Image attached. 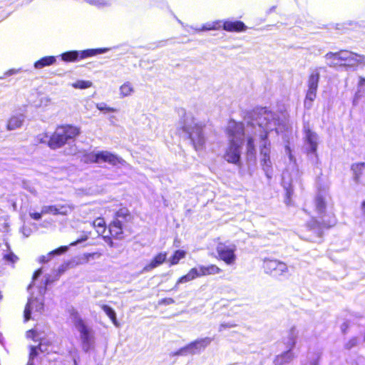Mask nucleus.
<instances>
[{
  "mask_svg": "<svg viewBox=\"0 0 365 365\" xmlns=\"http://www.w3.org/2000/svg\"><path fill=\"white\" fill-rule=\"evenodd\" d=\"M317 91L315 89H309L307 92L306 98L304 100V106L307 108H311L312 106V102L314 101L317 96Z\"/></svg>",
  "mask_w": 365,
  "mask_h": 365,
  "instance_id": "nucleus-30",
  "label": "nucleus"
},
{
  "mask_svg": "<svg viewBox=\"0 0 365 365\" xmlns=\"http://www.w3.org/2000/svg\"><path fill=\"white\" fill-rule=\"evenodd\" d=\"M49 365H76V361L73 359L72 361L68 362L55 361L50 363Z\"/></svg>",
  "mask_w": 365,
  "mask_h": 365,
  "instance_id": "nucleus-48",
  "label": "nucleus"
},
{
  "mask_svg": "<svg viewBox=\"0 0 365 365\" xmlns=\"http://www.w3.org/2000/svg\"><path fill=\"white\" fill-rule=\"evenodd\" d=\"M127 214H128V210H120V211H118V212H117V215H118V216H121V215H122V216H123H123H125V215H126Z\"/></svg>",
  "mask_w": 365,
  "mask_h": 365,
  "instance_id": "nucleus-55",
  "label": "nucleus"
},
{
  "mask_svg": "<svg viewBox=\"0 0 365 365\" xmlns=\"http://www.w3.org/2000/svg\"><path fill=\"white\" fill-rule=\"evenodd\" d=\"M68 250L67 246H63L59 247L58 249H56L55 250H53L48 253L46 255H43L39 257V262H48L51 257L56 255H61Z\"/></svg>",
  "mask_w": 365,
  "mask_h": 365,
  "instance_id": "nucleus-26",
  "label": "nucleus"
},
{
  "mask_svg": "<svg viewBox=\"0 0 365 365\" xmlns=\"http://www.w3.org/2000/svg\"><path fill=\"white\" fill-rule=\"evenodd\" d=\"M236 245L229 242H220L216 247L218 258L230 266L234 265L236 262Z\"/></svg>",
  "mask_w": 365,
  "mask_h": 365,
  "instance_id": "nucleus-6",
  "label": "nucleus"
},
{
  "mask_svg": "<svg viewBox=\"0 0 365 365\" xmlns=\"http://www.w3.org/2000/svg\"><path fill=\"white\" fill-rule=\"evenodd\" d=\"M236 327V324L234 322H222L219 325L218 331L220 332L223 331L226 329H231Z\"/></svg>",
  "mask_w": 365,
  "mask_h": 365,
  "instance_id": "nucleus-44",
  "label": "nucleus"
},
{
  "mask_svg": "<svg viewBox=\"0 0 365 365\" xmlns=\"http://www.w3.org/2000/svg\"><path fill=\"white\" fill-rule=\"evenodd\" d=\"M80 133V129L73 125H63L58 126L50 136L48 146L51 149H58L63 146L69 140L75 138Z\"/></svg>",
  "mask_w": 365,
  "mask_h": 365,
  "instance_id": "nucleus-4",
  "label": "nucleus"
},
{
  "mask_svg": "<svg viewBox=\"0 0 365 365\" xmlns=\"http://www.w3.org/2000/svg\"><path fill=\"white\" fill-rule=\"evenodd\" d=\"M84 161L88 163H99V151L87 154L84 157Z\"/></svg>",
  "mask_w": 365,
  "mask_h": 365,
  "instance_id": "nucleus-37",
  "label": "nucleus"
},
{
  "mask_svg": "<svg viewBox=\"0 0 365 365\" xmlns=\"http://www.w3.org/2000/svg\"><path fill=\"white\" fill-rule=\"evenodd\" d=\"M48 138L49 137L46 133H43L37 135L36 140L38 143L48 144Z\"/></svg>",
  "mask_w": 365,
  "mask_h": 365,
  "instance_id": "nucleus-46",
  "label": "nucleus"
},
{
  "mask_svg": "<svg viewBox=\"0 0 365 365\" xmlns=\"http://www.w3.org/2000/svg\"><path fill=\"white\" fill-rule=\"evenodd\" d=\"M41 295L42 293L41 292ZM43 309V297H31L24 309V321L27 322L29 319H35L41 314Z\"/></svg>",
  "mask_w": 365,
  "mask_h": 365,
  "instance_id": "nucleus-8",
  "label": "nucleus"
},
{
  "mask_svg": "<svg viewBox=\"0 0 365 365\" xmlns=\"http://www.w3.org/2000/svg\"><path fill=\"white\" fill-rule=\"evenodd\" d=\"M222 28L230 32H240L245 31L247 27L240 21H222Z\"/></svg>",
  "mask_w": 365,
  "mask_h": 365,
  "instance_id": "nucleus-16",
  "label": "nucleus"
},
{
  "mask_svg": "<svg viewBox=\"0 0 365 365\" xmlns=\"http://www.w3.org/2000/svg\"><path fill=\"white\" fill-rule=\"evenodd\" d=\"M71 86L76 89H86L93 86V83L91 81L78 80L71 84Z\"/></svg>",
  "mask_w": 365,
  "mask_h": 365,
  "instance_id": "nucleus-31",
  "label": "nucleus"
},
{
  "mask_svg": "<svg viewBox=\"0 0 365 365\" xmlns=\"http://www.w3.org/2000/svg\"><path fill=\"white\" fill-rule=\"evenodd\" d=\"M364 83H365V78L360 77L359 81V86H361L364 85Z\"/></svg>",
  "mask_w": 365,
  "mask_h": 365,
  "instance_id": "nucleus-57",
  "label": "nucleus"
},
{
  "mask_svg": "<svg viewBox=\"0 0 365 365\" xmlns=\"http://www.w3.org/2000/svg\"><path fill=\"white\" fill-rule=\"evenodd\" d=\"M89 235H90V232H83V235L79 239H78L76 241L71 242L70 244V246H75L82 242L87 240L89 237Z\"/></svg>",
  "mask_w": 365,
  "mask_h": 365,
  "instance_id": "nucleus-47",
  "label": "nucleus"
},
{
  "mask_svg": "<svg viewBox=\"0 0 365 365\" xmlns=\"http://www.w3.org/2000/svg\"><path fill=\"white\" fill-rule=\"evenodd\" d=\"M319 144L318 135L310 130L306 131L305 145L308 153H316Z\"/></svg>",
  "mask_w": 365,
  "mask_h": 365,
  "instance_id": "nucleus-14",
  "label": "nucleus"
},
{
  "mask_svg": "<svg viewBox=\"0 0 365 365\" xmlns=\"http://www.w3.org/2000/svg\"><path fill=\"white\" fill-rule=\"evenodd\" d=\"M212 339L210 337L197 339L180 349L178 351V354L187 355L198 354L204 350L212 342Z\"/></svg>",
  "mask_w": 365,
  "mask_h": 365,
  "instance_id": "nucleus-9",
  "label": "nucleus"
},
{
  "mask_svg": "<svg viewBox=\"0 0 365 365\" xmlns=\"http://www.w3.org/2000/svg\"><path fill=\"white\" fill-rule=\"evenodd\" d=\"M20 72H21V69L20 68H11V69H9V71H7L4 73V75L6 76H9L18 74Z\"/></svg>",
  "mask_w": 365,
  "mask_h": 365,
  "instance_id": "nucleus-50",
  "label": "nucleus"
},
{
  "mask_svg": "<svg viewBox=\"0 0 365 365\" xmlns=\"http://www.w3.org/2000/svg\"><path fill=\"white\" fill-rule=\"evenodd\" d=\"M361 212H363V214L365 215V201H364V202L361 203Z\"/></svg>",
  "mask_w": 365,
  "mask_h": 365,
  "instance_id": "nucleus-58",
  "label": "nucleus"
},
{
  "mask_svg": "<svg viewBox=\"0 0 365 365\" xmlns=\"http://www.w3.org/2000/svg\"><path fill=\"white\" fill-rule=\"evenodd\" d=\"M319 80V73L317 71L313 72L308 81V88L317 90L318 83Z\"/></svg>",
  "mask_w": 365,
  "mask_h": 365,
  "instance_id": "nucleus-29",
  "label": "nucleus"
},
{
  "mask_svg": "<svg viewBox=\"0 0 365 365\" xmlns=\"http://www.w3.org/2000/svg\"><path fill=\"white\" fill-rule=\"evenodd\" d=\"M264 272L273 276H281L288 272L287 264L277 259H267L263 262Z\"/></svg>",
  "mask_w": 365,
  "mask_h": 365,
  "instance_id": "nucleus-10",
  "label": "nucleus"
},
{
  "mask_svg": "<svg viewBox=\"0 0 365 365\" xmlns=\"http://www.w3.org/2000/svg\"><path fill=\"white\" fill-rule=\"evenodd\" d=\"M186 256V252L184 251V250H176L173 256H171L169 259H168V262H170V264L172 266V265H175L179 263L180 260L185 258Z\"/></svg>",
  "mask_w": 365,
  "mask_h": 365,
  "instance_id": "nucleus-28",
  "label": "nucleus"
},
{
  "mask_svg": "<svg viewBox=\"0 0 365 365\" xmlns=\"http://www.w3.org/2000/svg\"><path fill=\"white\" fill-rule=\"evenodd\" d=\"M48 334L46 330H41L38 327H35L34 329L27 331V338H31L35 341H40L38 346H31L29 359L27 365H34V359L38 355L39 351L43 353L48 351L46 348L48 340L46 338Z\"/></svg>",
  "mask_w": 365,
  "mask_h": 365,
  "instance_id": "nucleus-5",
  "label": "nucleus"
},
{
  "mask_svg": "<svg viewBox=\"0 0 365 365\" xmlns=\"http://www.w3.org/2000/svg\"><path fill=\"white\" fill-rule=\"evenodd\" d=\"M281 122L278 115L265 108L254 111L250 118L246 119V150L251 158L255 157L256 145L259 146V163L268 178L272 174V161L270 158L271 143L269 136L278 134Z\"/></svg>",
  "mask_w": 365,
  "mask_h": 365,
  "instance_id": "nucleus-1",
  "label": "nucleus"
},
{
  "mask_svg": "<svg viewBox=\"0 0 365 365\" xmlns=\"http://www.w3.org/2000/svg\"><path fill=\"white\" fill-rule=\"evenodd\" d=\"M41 272H41V269H38V270L34 273V276H33V282H32V283H31V284H29V287H28V289H29V290H31V289H32V287H34V281L36 280V279L37 277H38L41 274Z\"/></svg>",
  "mask_w": 365,
  "mask_h": 365,
  "instance_id": "nucleus-49",
  "label": "nucleus"
},
{
  "mask_svg": "<svg viewBox=\"0 0 365 365\" xmlns=\"http://www.w3.org/2000/svg\"><path fill=\"white\" fill-rule=\"evenodd\" d=\"M316 207L319 212L322 213L324 212L326 207L325 199L322 196H318L316 199Z\"/></svg>",
  "mask_w": 365,
  "mask_h": 365,
  "instance_id": "nucleus-40",
  "label": "nucleus"
},
{
  "mask_svg": "<svg viewBox=\"0 0 365 365\" xmlns=\"http://www.w3.org/2000/svg\"><path fill=\"white\" fill-rule=\"evenodd\" d=\"M246 126L241 123L230 120L227 127V133L229 138L230 145L227 148L224 158L228 162L237 164L240 159L241 146L242 145V136L245 137Z\"/></svg>",
  "mask_w": 365,
  "mask_h": 365,
  "instance_id": "nucleus-2",
  "label": "nucleus"
},
{
  "mask_svg": "<svg viewBox=\"0 0 365 365\" xmlns=\"http://www.w3.org/2000/svg\"><path fill=\"white\" fill-rule=\"evenodd\" d=\"M282 185L287 190V195L290 196L292 192V182L289 180V173L287 172H284L282 174Z\"/></svg>",
  "mask_w": 365,
  "mask_h": 365,
  "instance_id": "nucleus-33",
  "label": "nucleus"
},
{
  "mask_svg": "<svg viewBox=\"0 0 365 365\" xmlns=\"http://www.w3.org/2000/svg\"><path fill=\"white\" fill-rule=\"evenodd\" d=\"M166 259L167 253L165 252H161L158 253L152 259L149 264L144 267L143 272H148L153 270V269L163 264Z\"/></svg>",
  "mask_w": 365,
  "mask_h": 365,
  "instance_id": "nucleus-15",
  "label": "nucleus"
},
{
  "mask_svg": "<svg viewBox=\"0 0 365 365\" xmlns=\"http://www.w3.org/2000/svg\"><path fill=\"white\" fill-rule=\"evenodd\" d=\"M175 303V300L173 298H165L162 299L159 304H172Z\"/></svg>",
  "mask_w": 365,
  "mask_h": 365,
  "instance_id": "nucleus-52",
  "label": "nucleus"
},
{
  "mask_svg": "<svg viewBox=\"0 0 365 365\" xmlns=\"http://www.w3.org/2000/svg\"><path fill=\"white\" fill-rule=\"evenodd\" d=\"M6 247L8 249L9 248V247L8 244H6Z\"/></svg>",
  "mask_w": 365,
  "mask_h": 365,
  "instance_id": "nucleus-59",
  "label": "nucleus"
},
{
  "mask_svg": "<svg viewBox=\"0 0 365 365\" xmlns=\"http://www.w3.org/2000/svg\"><path fill=\"white\" fill-rule=\"evenodd\" d=\"M42 215H43L42 213V211L41 212H29L30 217L35 220H39L41 218Z\"/></svg>",
  "mask_w": 365,
  "mask_h": 365,
  "instance_id": "nucleus-51",
  "label": "nucleus"
},
{
  "mask_svg": "<svg viewBox=\"0 0 365 365\" xmlns=\"http://www.w3.org/2000/svg\"><path fill=\"white\" fill-rule=\"evenodd\" d=\"M42 213L43 214H52L54 215H56V206L53 205H44L42 207Z\"/></svg>",
  "mask_w": 365,
  "mask_h": 365,
  "instance_id": "nucleus-43",
  "label": "nucleus"
},
{
  "mask_svg": "<svg viewBox=\"0 0 365 365\" xmlns=\"http://www.w3.org/2000/svg\"><path fill=\"white\" fill-rule=\"evenodd\" d=\"M293 357L292 353L290 351L285 352L282 355L281 358H284L285 361L290 360Z\"/></svg>",
  "mask_w": 365,
  "mask_h": 365,
  "instance_id": "nucleus-53",
  "label": "nucleus"
},
{
  "mask_svg": "<svg viewBox=\"0 0 365 365\" xmlns=\"http://www.w3.org/2000/svg\"><path fill=\"white\" fill-rule=\"evenodd\" d=\"M102 309L106 314V315L112 320L113 323L115 325H117L115 312H114V310L107 305H103Z\"/></svg>",
  "mask_w": 365,
  "mask_h": 365,
  "instance_id": "nucleus-38",
  "label": "nucleus"
},
{
  "mask_svg": "<svg viewBox=\"0 0 365 365\" xmlns=\"http://www.w3.org/2000/svg\"><path fill=\"white\" fill-rule=\"evenodd\" d=\"M178 128L189 135L192 145L196 151H201L205 148L206 139L203 132L202 123L190 115L185 113L178 123Z\"/></svg>",
  "mask_w": 365,
  "mask_h": 365,
  "instance_id": "nucleus-3",
  "label": "nucleus"
},
{
  "mask_svg": "<svg viewBox=\"0 0 365 365\" xmlns=\"http://www.w3.org/2000/svg\"><path fill=\"white\" fill-rule=\"evenodd\" d=\"M350 56H354V53L349 51H341L337 53H329L325 56V58L331 66H335L338 65L345 66Z\"/></svg>",
  "mask_w": 365,
  "mask_h": 365,
  "instance_id": "nucleus-11",
  "label": "nucleus"
},
{
  "mask_svg": "<svg viewBox=\"0 0 365 365\" xmlns=\"http://www.w3.org/2000/svg\"><path fill=\"white\" fill-rule=\"evenodd\" d=\"M364 60L365 58L364 56L354 53V56H350L349 58V60L345 66H354L359 63H364Z\"/></svg>",
  "mask_w": 365,
  "mask_h": 365,
  "instance_id": "nucleus-34",
  "label": "nucleus"
},
{
  "mask_svg": "<svg viewBox=\"0 0 365 365\" xmlns=\"http://www.w3.org/2000/svg\"><path fill=\"white\" fill-rule=\"evenodd\" d=\"M93 227L96 229L98 235H103L106 232V222L103 218H97L93 222Z\"/></svg>",
  "mask_w": 365,
  "mask_h": 365,
  "instance_id": "nucleus-32",
  "label": "nucleus"
},
{
  "mask_svg": "<svg viewBox=\"0 0 365 365\" xmlns=\"http://www.w3.org/2000/svg\"><path fill=\"white\" fill-rule=\"evenodd\" d=\"M197 267L201 277L217 274L222 272V269L215 264H210L207 266L200 265Z\"/></svg>",
  "mask_w": 365,
  "mask_h": 365,
  "instance_id": "nucleus-21",
  "label": "nucleus"
},
{
  "mask_svg": "<svg viewBox=\"0 0 365 365\" xmlns=\"http://www.w3.org/2000/svg\"><path fill=\"white\" fill-rule=\"evenodd\" d=\"M24 120V115L23 114H15L11 115L7 122V130H13L20 128Z\"/></svg>",
  "mask_w": 365,
  "mask_h": 365,
  "instance_id": "nucleus-18",
  "label": "nucleus"
},
{
  "mask_svg": "<svg viewBox=\"0 0 365 365\" xmlns=\"http://www.w3.org/2000/svg\"><path fill=\"white\" fill-rule=\"evenodd\" d=\"M364 167V163H358L352 165V170L356 172L357 170H361Z\"/></svg>",
  "mask_w": 365,
  "mask_h": 365,
  "instance_id": "nucleus-54",
  "label": "nucleus"
},
{
  "mask_svg": "<svg viewBox=\"0 0 365 365\" xmlns=\"http://www.w3.org/2000/svg\"><path fill=\"white\" fill-rule=\"evenodd\" d=\"M222 21L216 20L212 21H209L204 24L201 27L194 28L192 26H187L185 30L191 34H195L197 32L206 31H212V30H219L222 28Z\"/></svg>",
  "mask_w": 365,
  "mask_h": 365,
  "instance_id": "nucleus-13",
  "label": "nucleus"
},
{
  "mask_svg": "<svg viewBox=\"0 0 365 365\" xmlns=\"http://www.w3.org/2000/svg\"><path fill=\"white\" fill-rule=\"evenodd\" d=\"M3 258L6 262L11 264L16 263L19 259L18 257L10 251H8L6 253L4 254Z\"/></svg>",
  "mask_w": 365,
  "mask_h": 365,
  "instance_id": "nucleus-41",
  "label": "nucleus"
},
{
  "mask_svg": "<svg viewBox=\"0 0 365 365\" xmlns=\"http://www.w3.org/2000/svg\"><path fill=\"white\" fill-rule=\"evenodd\" d=\"M109 232L113 237L120 238L123 234L121 222L119 220L114 221L109 226Z\"/></svg>",
  "mask_w": 365,
  "mask_h": 365,
  "instance_id": "nucleus-24",
  "label": "nucleus"
},
{
  "mask_svg": "<svg viewBox=\"0 0 365 365\" xmlns=\"http://www.w3.org/2000/svg\"><path fill=\"white\" fill-rule=\"evenodd\" d=\"M51 100L47 96H39L38 99L32 103L36 108H44L50 104Z\"/></svg>",
  "mask_w": 365,
  "mask_h": 365,
  "instance_id": "nucleus-35",
  "label": "nucleus"
},
{
  "mask_svg": "<svg viewBox=\"0 0 365 365\" xmlns=\"http://www.w3.org/2000/svg\"><path fill=\"white\" fill-rule=\"evenodd\" d=\"M197 277H201L200 271L198 267H194L192 268L187 274L185 275L180 277L178 280L176 282V284L175 286V289L177 288V286L180 284L187 283L188 282H190Z\"/></svg>",
  "mask_w": 365,
  "mask_h": 365,
  "instance_id": "nucleus-20",
  "label": "nucleus"
},
{
  "mask_svg": "<svg viewBox=\"0 0 365 365\" xmlns=\"http://www.w3.org/2000/svg\"><path fill=\"white\" fill-rule=\"evenodd\" d=\"M56 61V58L55 56H45L35 62L34 68L36 69H41L46 66L54 64Z\"/></svg>",
  "mask_w": 365,
  "mask_h": 365,
  "instance_id": "nucleus-23",
  "label": "nucleus"
},
{
  "mask_svg": "<svg viewBox=\"0 0 365 365\" xmlns=\"http://www.w3.org/2000/svg\"><path fill=\"white\" fill-rule=\"evenodd\" d=\"M108 51V48H97V49H87L78 51L79 60H82L88 57L94 56L98 54L104 53Z\"/></svg>",
  "mask_w": 365,
  "mask_h": 365,
  "instance_id": "nucleus-22",
  "label": "nucleus"
},
{
  "mask_svg": "<svg viewBox=\"0 0 365 365\" xmlns=\"http://www.w3.org/2000/svg\"><path fill=\"white\" fill-rule=\"evenodd\" d=\"M103 238L106 240V242L109 244L110 246H113V242L110 237H108V236H103Z\"/></svg>",
  "mask_w": 365,
  "mask_h": 365,
  "instance_id": "nucleus-56",
  "label": "nucleus"
},
{
  "mask_svg": "<svg viewBox=\"0 0 365 365\" xmlns=\"http://www.w3.org/2000/svg\"><path fill=\"white\" fill-rule=\"evenodd\" d=\"M101 254L99 253H85L81 257V263H86L90 261L91 259H94L96 257H100Z\"/></svg>",
  "mask_w": 365,
  "mask_h": 365,
  "instance_id": "nucleus-42",
  "label": "nucleus"
},
{
  "mask_svg": "<svg viewBox=\"0 0 365 365\" xmlns=\"http://www.w3.org/2000/svg\"><path fill=\"white\" fill-rule=\"evenodd\" d=\"M297 336H298V331H297V329L295 327H292L289 331V335H288V337H289L288 344H289L290 349L292 348L295 345Z\"/></svg>",
  "mask_w": 365,
  "mask_h": 365,
  "instance_id": "nucleus-36",
  "label": "nucleus"
},
{
  "mask_svg": "<svg viewBox=\"0 0 365 365\" xmlns=\"http://www.w3.org/2000/svg\"><path fill=\"white\" fill-rule=\"evenodd\" d=\"M62 61L65 62H74L79 60V55L78 51H71L63 53L61 55Z\"/></svg>",
  "mask_w": 365,
  "mask_h": 365,
  "instance_id": "nucleus-27",
  "label": "nucleus"
},
{
  "mask_svg": "<svg viewBox=\"0 0 365 365\" xmlns=\"http://www.w3.org/2000/svg\"><path fill=\"white\" fill-rule=\"evenodd\" d=\"M197 277H201L200 271L198 267H194L192 268L187 274L185 275L180 277L178 280L176 282V284L175 286V289L177 288V286L180 284L187 283L188 282H190Z\"/></svg>",
  "mask_w": 365,
  "mask_h": 365,
  "instance_id": "nucleus-19",
  "label": "nucleus"
},
{
  "mask_svg": "<svg viewBox=\"0 0 365 365\" xmlns=\"http://www.w3.org/2000/svg\"><path fill=\"white\" fill-rule=\"evenodd\" d=\"M56 206L57 215H68L74 210V206L71 204H57Z\"/></svg>",
  "mask_w": 365,
  "mask_h": 365,
  "instance_id": "nucleus-25",
  "label": "nucleus"
},
{
  "mask_svg": "<svg viewBox=\"0 0 365 365\" xmlns=\"http://www.w3.org/2000/svg\"><path fill=\"white\" fill-rule=\"evenodd\" d=\"M74 324L77 330L80 332L83 350L85 351H89L93 346L95 342L92 329L88 327L80 318L75 319Z\"/></svg>",
  "mask_w": 365,
  "mask_h": 365,
  "instance_id": "nucleus-7",
  "label": "nucleus"
},
{
  "mask_svg": "<svg viewBox=\"0 0 365 365\" xmlns=\"http://www.w3.org/2000/svg\"><path fill=\"white\" fill-rule=\"evenodd\" d=\"M88 4L96 6H105L108 4L107 0H86Z\"/></svg>",
  "mask_w": 365,
  "mask_h": 365,
  "instance_id": "nucleus-45",
  "label": "nucleus"
},
{
  "mask_svg": "<svg viewBox=\"0 0 365 365\" xmlns=\"http://www.w3.org/2000/svg\"><path fill=\"white\" fill-rule=\"evenodd\" d=\"M96 108L98 110L103 112L105 113H114L116 112V109L112 107L108 106L105 103H99L96 104Z\"/></svg>",
  "mask_w": 365,
  "mask_h": 365,
  "instance_id": "nucleus-39",
  "label": "nucleus"
},
{
  "mask_svg": "<svg viewBox=\"0 0 365 365\" xmlns=\"http://www.w3.org/2000/svg\"><path fill=\"white\" fill-rule=\"evenodd\" d=\"M135 92V88L130 81L123 82L118 88V96L120 98H125L132 96Z\"/></svg>",
  "mask_w": 365,
  "mask_h": 365,
  "instance_id": "nucleus-17",
  "label": "nucleus"
},
{
  "mask_svg": "<svg viewBox=\"0 0 365 365\" xmlns=\"http://www.w3.org/2000/svg\"><path fill=\"white\" fill-rule=\"evenodd\" d=\"M108 163L111 165H124L125 161L117 155L107 150L99 151V163Z\"/></svg>",
  "mask_w": 365,
  "mask_h": 365,
  "instance_id": "nucleus-12",
  "label": "nucleus"
}]
</instances>
